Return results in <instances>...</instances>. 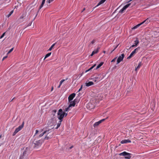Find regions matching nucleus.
<instances>
[{
    "label": "nucleus",
    "instance_id": "nucleus-1",
    "mask_svg": "<svg viewBox=\"0 0 159 159\" xmlns=\"http://www.w3.org/2000/svg\"><path fill=\"white\" fill-rule=\"evenodd\" d=\"M43 142V139L37 140L34 139L33 141V143L34 144V148H39L41 146Z\"/></svg>",
    "mask_w": 159,
    "mask_h": 159
},
{
    "label": "nucleus",
    "instance_id": "nucleus-2",
    "mask_svg": "<svg viewBox=\"0 0 159 159\" xmlns=\"http://www.w3.org/2000/svg\"><path fill=\"white\" fill-rule=\"evenodd\" d=\"M24 124V122H23L22 124L17 128L12 134L13 136H15L16 133L20 131L23 127Z\"/></svg>",
    "mask_w": 159,
    "mask_h": 159
},
{
    "label": "nucleus",
    "instance_id": "nucleus-3",
    "mask_svg": "<svg viewBox=\"0 0 159 159\" xmlns=\"http://www.w3.org/2000/svg\"><path fill=\"white\" fill-rule=\"evenodd\" d=\"M57 115L58 116V118L60 120H62V119L64 117V114H63V112L61 109H60L58 110L57 113Z\"/></svg>",
    "mask_w": 159,
    "mask_h": 159
},
{
    "label": "nucleus",
    "instance_id": "nucleus-4",
    "mask_svg": "<svg viewBox=\"0 0 159 159\" xmlns=\"http://www.w3.org/2000/svg\"><path fill=\"white\" fill-rule=\"evenodd\" d=\"M120 156H123L125 157V158L126 159H130L131 157L130 154L127 153L126 152H124L119 154Z\"/></svg>",
    "mask_w": 159,
    "mask_h": 159
},
{
    "label": "nucleus",
    "instance_id": "nucleus-5",
    "mask_svg": "<svg viewBox=\"0 0 159 159\" xmlns=\"http://www.w3.org/2000/svg\"><path fill=\"white\" fill-rule=\"evenodd\" d=\"M140 49V47H139L135 49L130 54L129 56L127 57V59L131 58Z\"/></svg>",
    "mask_w": 159,
    "mask_h": 159
},
{
    "label": "nucleus",
    "instance_id": "nucleus-6",
    "mask_svg": "<svg viewBox=\"0 0 159 159\" xmlns=\"http://www.w3.org/2000/svg\"><path fill=\"white\" fill-rule=\"evenodd\" d=\"M149 23L148 20H144L143 22H142L138 24L137 25H136V26H134L132 28V30H134L135 29H136L139 27L141 25H143L144 24H147Z\"/></svg>",
    "mask_w": 159,
    "mask_h": 159
},
{
    "label": "nucleus",
    "instance_id": "nucleus-7",
    "mask_svg": "<svg viewBox=\"0 0 159 159\" xmlns=\"http://www.w3.org/2000/svg\"><path fill=\"white\" fill-rule=\"evenodd\" d=\"M48 134L44 138V139L48 140L52 138L53 137V133L51 132H47Z\"/></svg>",
    "mask_w": 159,
    "mask_h": 159
},
{
    "label": "nucleus",
    "instance_id": "nucleus-8",
    "mask_svg": "<svg viewBox=\"0 0 159 159\" xmlns=\"http://www.w3.org/2000/svg\"><path fill=\"white\" fill-rule=\"evenodd\" d=\"M124 56L125 55L123 53L121 55V56H120L119 57L117 61V64H119V63L121 61H122L124 57Z\"/></svg>",
    "mask_w": 159,
    "mask_h": 159
},
{
    "label": "nucleus",
    "instance_id": "nucleus-9",
    "mask_svg": "<svg viewBox=\"0 0 159 159\" xmlns=\"http://www.w3.org/2000/svg\"><path fill=\"white\" fill-rule=\"evenodd\" d=\"M130 5V3L127 4L125 5L119 11V12L121 13H123L124 10H126Z\"/></svg>",
    "mask_w": 159,
    "mask_h": 159
},
{
    "label": "nucleus",
    "instance_id": "nucleus-10",
    "mask_svg": "<svg viewBox=\"0 0 159 159\" xmlns=\"http://www.w3.org/2000/svg\"><path fill=\"white\" fill-rule=\"evenodd\" d=\"M75 96V93H72L70 95L68 98V101L69 102H70V101H71Z\"/></svg>",
    "mask_w": 159,
    "mask_h": 159
},
{
    "label": "nucleus",
    "instance_id": "nucleus-11",
    "mask_svg": "<svg viewBox=\"0 0 159 159\" xmlns=\"http://www.w3.org/2000/svg\"><path fill=\"white\" fill-rule=\"evenodd\" d=\"M105 120V119H102L97 122L95 123L93 125V126L95 127L98 126L99 124L101 123L103 121Z\"/></svg>",
    "mask_w": 159,
    "mask_h": 159
},
{
    "label": "nucleus",
    "instance_id": "nucleus-12",
    "mask_svg": "<svg viewBox=\"0 0 159 159\" xmlns=\"http://www.w3.org/2000/svg\"><path fill=\"white\" fill-rule=\"evenodd\" d=\"M100 49V48L99 47H97L96 49L94 50L92 52L91 54L90 55V56H92L94 54L97 53L98 52Z\"/></svg>",
    "mask_w": 159,
    "mask_h": 159
},
{
    "label": "nucleus",
    "instance_id": "nucleus-13",
    "mask_svg": "<svg viewBox=\"0 0 159 159\" xmlns=\"http://www.w3.org/2000/svg\"><path fill=\"white\" fill-rule=\"evenodd\" d=\"M56 117L55 116H53V115L52 116L51 119L49 120V121L50 122V123H53L54 121H56Z\"/></svg>",
    "mask_w": 159,
    "mask_h": 159
},
{
    "label": "nucleus",
    "instance_id": "nucleus-14",
    "mask_svg": "<svg viewBox=\"0 0 159 159\" xmlns=\"http://www.w3.org/2000/svg\"><path fill=\"white\" fill-rule=\"evenodd\" d=\"M131 142V141L129 139H124L122 140L120 143L122 144L126 143H130Z\"/></svg>",
    "mask_w": 159,
    "mask_h": 159
},
{
    "label": "nucleus",
    "instance_id": "nucleus-15",
    "mask_svg": "<svg viewBox=\"0 0 159 159\" xmlns=\"http://www.w3.org/2000/svg\"><path fill=\"white\" fill-rule=\"evenodd\" d=\"M76 100L75 99L73 101H70V102H69L70 104L69 105L71 107L72 106L74 107L75 105V102H76Z\"/></svg>",
    "mask_w": 159,
    "mask_h": 159
},
{
    "label": "nucleus",
    "instance_id": "nucleus-16",
    "mask_svg": "<svg viewBox=\"0 0 159 159\" xmlns=\"http://www.w3.org/2000/svg\"><path fill=\"white\" fill-rule=\"evenodd\" d=\"M86 86L87 87H89V86L93 85L94 84L93 83L92 81H90L88 82V83L86 82L85 83Z\"/></svg>",
    "mask_w": 159,
    "mask_h": 159
},
{
    "label": "nucleus",
    "instance_id": "nucleus-17",
    "mask_svg": "<svg viewBox=\"0 0 159 159\" xmlns=\"http://www.w3.org/2000/svg\"><path fill=\"white\" fill-rule=\"evenodd\" d=\"M142 65V62H140L139 63L138 66H137V67H135V70L137 71V70H138L140 68V66Z\"/></svg>",
    "mask_w": 159,
    "mask_h": 159
},
{
    "label": "nucleus",
    "instance_id": "nucleus-18",
    "mask_svg": "<svg viewBox=\"0 0 159 159\" xmlns=\"http://www.w3.org/2000/svg\"><path fill=\"white\" fill-rule=\"evenodd\" d=\"M49 130H46L44 132L42 133L39 136V137L40 138L42 137L47 132H49Z\"/></svg>",
    "mask_w": 159,
    "mask_h": 159
},
{
    "label": "nucleus",
    "instance_id": "nucleus-19",
    "mask_svg": "<svg viewBox=\"0 0 159 159\" xmlns=\"http://www.w3.org/2000/svg\"><path fill=\"white\" fill-rule=\"evenodd\" d=\"M106 0H101L98 3V4L97 6H98L104 3Z\"/></svg>",
    "mask_w": 159,
    "mask_h": 159
},
{
    "label": "nucleus",
    "instance_id": "nucleus-20",
    "mask_svg": "<svg viewBox=\"0 0 159 159\" xmlns=\"http://www.w3.org/2000/svg\"><path fill=\"white\" fill-rule=\"evenodd\" d=\"M103 64V62H101L99 64H98L97 66L96 67V69L97 70L100 68Z\"/></svg>",
    "mask_w": 159,
    "mask_h": 159
},
{
    "label": "nucleus",
    "instance_id": "nucleus-21",
    "mask_svg": "<svg viewBox=\"0 0 159 159\" xmlns=\"http://www.w3.org/2000/svg\"><path fill=\"white\" fill-rule=\"evenodd\" d=\"M90 105H91V103H88L86 105V107L87 109H88L89 110H91L92 109V108L90 107Z\"/></svg>",
    "mask_w": 159,
    "mask_h": 159
},
{
    "label": "nucleus",
    "instance_id": "nucleus-22",
    "mask_svg": "<svg viewBox=\"0 0 159 159\" xmlns=\"http://www.w3.org/2000/svg\"><path fill=\"white\" fill-rule=\"evenodd\" d=\"M71 107L69 105L68 107L66 108H65V111H68L71 110Z\"/></svg>",
    "mask_w": 159,
    "mask_h": 159
},
{
    "label": "nucleus",
    "instance_id": "nucleus-23",
    "mask_svg": "<svg viewBox=\"0 0 159 159\" xmlns=\"http://www.w3.org/2000/svg\"><path fill=\"white\" fill-rule=\"evenodd\" d=\"M45 0H43L42 2V3L40 7V9H41V8H42V7L43 6L45 2Z\"/></svg>",
    "mask_w": 159,
    "mask_h": 159
},
{
    "label": "nucleus",
    "instance_id": "nucleus-24",
    "mask_svg": "<svg viewBox=\"0 0 159 159\" xmlns=\"http://www.w3.org/2000/svg\"><path fill=\"white\" fill-rule=\"evenodd\" d=\"M56 43H53L51 46V47L49 48V49H48V51H51L52 49V48H53V47L55 45V44Z\"/></svg>",
    "mask_w": 159,
    "mask_h": 159
},
{
    "label": "nucleus",
    "instance_id": "nucleus-25",
    "mask_svg": "<svg viewBox=\"0 0 159 159\" xmlns=\"http://www.w3.org/2000/svg\"><path fill=\"white\" fill-rule=\"evenodd\" d=\"M51 52H49V53H48L47 54H46V55H45V56L44 57V60L47 58L48 57H49V56H50L51 55Z\"/></svg>",
    "mask_w": 159,
    "mask_h": 159
},
{
    "label": "nucleus",
    "instance_id": "nucleus-26",
    "mask_svg": "<svg viewBox=\"0 0 159 159\" xmlns=\"http://www.w3.org/2000/svg\"><path fill=\"white\" fill-rule=\"evenodd\" d=\"M134 42H135L134 44H135V45L136 46H137V45L139 43V40L138 38H136V40L134 41Z\"/></svg>",
    "mask_w": 159,
    "mask_h": 159
},
{
    "label": "nucleus",
    "instance_id": "nucleus-27",
    "mask_svg": "<svg viewBox=\"0 0 159 159\" xmlns=\"http://www.w3.org/2000/svg\"><path fill=\"white\" fill-rule=\"evenodd\" d=\"M62 121L61 120H60L59 122L57 124V126L56 128V129H57L60 126L61 122Z\"/></svg>",
    "mask_w": 159,
    "mask_h": 159
},
{
    "label": "nucleus",
    "instance_id": "nucleus-28",
    "mask_svg": "<svg viewBox=\"0 0 159 159\" xmlns=\"http://www.w3.org/2000/svg\"><path fill=\"white\" fill-rule=\"evenodd\" d=\"M13 10H12L11 11H10V12L9 13L7 16H6L8 18L13 13Z\"/></svg>",
    "mask_w": 159,
    "mask_h": 159
},
{
    "label": "nucleus",
    "instance_id": "nucleus-29",
    "mask_svg": "<svg viewBox=\"0 0 159 159\" xmlns=\"http://www.w3.org/2000/svg\"><path fill=\"white\" fill-rule=\"evenodd\" d=\"M96 64L94 65L93 66H92L89 69L87 70L86 71V72L88 71H89L90 70L93 69L96 66Z\"/></svg>",
    "mask_w": 159,
    "mask_h": 159
},
{
    "label": "nucleus",
    "instance_id": "nucleus-30",
    "mask_svg": "<svg viewBox=\"0 0 159 159\" xmlns=\"http://www.w3.org/2000/svg\"><path fill=\"white\" fill-rule=\"evenodd\" d=\"M98 77H95L91 79L94 82H96L97 81V79L98 78Z\"/></svg>",
    "mask_w": 159,
    "mask_h": 159
},
{
    "label": "nucleus",
    "instance_id": "nucleus-31",
    "mask_svg": "<svg viewBox=\"0 0 159 159\" xmlns=\"http://www.w3.org/2000/svg\"><path fill=\"white\" fill-rule=\"evenodd\" d=\"M54 0H47L46 2L48 3H50Z\"/></svg>",
    "mask_w": 159,
    "mask_h": 159
},
{
    "label": "nucleus",
    "instance_id": "nucleus-32",
    "mask_svg": "<svg viewBox=\"0 0 159 159\" xmlns=\"http://www.w3.org/2000/svg\"><path fill=\"white\" fill-rule=\"evenodd\" d=\"M68 79V78H66V80H61L60 82V85H61L62 84V83L65 80H66L67 79Z\"/></svg>",
    "mask_w": 159,
    "mask_h": 159
},
{
    "label": "nucleus",
    "instance_id": "nucleus-33",
    "mask_svg": "<svg viewBox=\"0 0 159 159\" xmlns=\"http://www.w3.org/2000/svg\"><path fill=\"white\" fill-rule=\"evenodd\" d=\"M96 42V41L95 39H93L92 40V41L90 43L89 45V46L91 44H94Z\"/></svg>",
    "mask_w": 159,
    "mask_h": 159
},
{
    "label": "nucleus",
    "instance_id": "nucleus-34",
    "mask_svg": "<svg viewBox=\"0 0 159 159\" xmlns=\"http://www.w3.org/2000/svg\"><path fill=\"white\" fill-rule=\"evenodd\" d=\"M32 22V21L31 20H30V21H29V23L28 24V25H27V26H29L31 25Z\"/></svg>",
    "mask_w": 159,
    "mask_h": 159
},
{
    "label": "nucleus",
    "instance_id": "nucleus-35",
    "mask_svg": "<svg viewBox=\"0 0 159 159\" xmlns=\"http://www.w3.org/2000/svg\"><path fill=\"white\" fill-rule=\"evenodd\" d=\"M57 112V111L56 110H53L52 111V112L53 113H54V114H53V116H55V114L56 112Z\"/></svg>",
    "mask_w": 159,
    "mask_h": 159
},
{
    "label": "nucleus",
    "instance_id": "nucleus-36",
    "mask_svg": "<svg viewBox=\"0 0 159 159\" xmlns=\"http://www.w3.org/2000/svg\"><path fill=\"white\" fill-rule=\"evenodd\" d=\"M13 50V48H11V49L10 50L8 51V54L10 53H11Z\"/></svg>",
    "mask_w": 159,
    "mask_h": 159
},
{
    "label": "nucleus",
    "instance_id": "nucleus-37",
    "mask_svg": "<svg viewBox=\"0 0 159 159\" xmlns=\"http://www.w3.org/2000/svg\"><path fill=\"white\" fill-rule=\"evenodd\" d=\"M39 132V131L38 130H36L35 131V133L34 135V136H36V135Z\"/></svg>",
    "mask_w": 159,
    "mask_h": 159
},
{
    "label": "nucleus",
    "instance_id": "nucleus-38",
    "mask_svg": "<svg viewBox=\"0 0 159 159\" xmlns=\"http://www.w3.org/2000/svg\"><path fill=\"white\" fill-rule=\"evenodd\" d=\"M5 33H3L2 35L0 37V39H2V38L5 35Z\"/></svg>",
    "mask_w": 159,
    "mask_h": 159
},
{
    "label": "nucleus",
    "instance_id": "nucleus-39",
    "mask_svg": "<svg viewBox=\"0 0 159 159\" xmlns=\"http://www.w3.org/2000/svg\"><path fill=\"white\" fill-rule=\"evenodd\" d=\"M63 114H64V116H66L67 115V113L64 112H63Z\"/></svg>",
    "mask_w": 159,
    "mask_h": 159
},
{
    "label": "nucleus",
    "instance_id": "nucleus-40",
    "mask_svg": "<svg viewBox=\"0 0 159 159\" xmlns=\"http://www.w3.org/2000/svg\"><path fill=\"white\" fill-rule=\"evenodd\" d=\"M117 57H115L111 61V62H113L115 61V60L116 58Z\"/></svg>",
    "mask_w": 159,
    "mask_h": 159
},
{
    "label": "nucleus",
    "instance_id": "nucleus-41",
    "mask_svg": "<svg viewBox=\"0 0 159 159\" xmlns=\"http://www.w3.org/2000/svg\"><path fill=\"white\" fill-rule=\"evenodd\" d=\"M135 46H136L135 45L133 44L131 47H130V48H131L134 47Z\"/></svg>",
    "mask_w": 159,
    "mask_h": 159
},
{
    "label": "nucleus",
    "instance_id": "nucleus-42",
    "mask_svg": "<svg viewBox=\"0 0 159 159\" xmlns=\"http://www.w3.org/2000/svg\"><path fill=\"white\" fill-rule=\"evenodd\" d=\"M7 57V56L4 57L2 59V61H3L4 59H6Z\"/></svg>",
    "mask_w": 159,
    "mask_h": 159
},
{
    "label": "nucleus",
    "instance_id": "nucleus-43",
    "mask_svg": "<svg viewBox=\"0 0 159 159\" xmlns=\"http://www.w3.org/2000/svg\"><path fill=\"white\" fill-rule=\"evenodd\" d=\"M82 86H81V87L79 89V91H78L79 92H80V90H81L82 89Z\"/></svg>",
    "mask_w": 159,
    "mask_h": 159
},
{
    "label": "nucleus",
    "instance_id": "nucleus-44",
    "mask_svg": "<svg viewBox=\"0 0 159 159\" xmlns=\"http://www.w3.org/2000/svg\"><path fill=\"white\" fill-rule=\"evenodd\" d=\"M15 97H14L11 100V101H10V102H11L14 99H15Z\"/></svg>",
    "mask_w": 159,
    "mask_h": 159
},
{
    "label": "nucleus",
    "instance_id": "nucleus-45",
    "mask_svg": "<svg viewBox=\"0 0 159 159\" xmlns=\"http://www.w3.org/2000/svg\"><path fill=\"white\" fill-rule=\"evenodd\" d=\"M85 8H84L83 10L81 11V12H83L85 10Z\"/></svg>",
    "mask_w": 159,
    "mask_h": 159
},
{
    "label": "nucleus",
    "instance_id": "nucleus-46",
    "mask_svg": "<svg viewBox=\"0 0 159 159\" xmlns=\"http://www.w3.org/2000/svg\"><path fill=\"white\" fill-rule=\"evenodd\" d=\"M61 85H60V84H59V85L58 87V88H60V87Z\"/></svg>",
    "mask_w": 159,
    "mask_h": 159
},
{
    "label": "nucleus",
    "instance_id": "nucleus-47",
    "mask_svg": "<svg viewBox=\"0 0 159 159\" xmlns=\"http://www.w3.org/2000/svg\"><path fill=\"white\" fill-rule=\"evenodd\" d=\"M53 87H52V89H51V91H52L53 90Z\"/></svg>",
    "mask_w": 159,
    "mask_h": 159
},
{
    "label": "nucleus",
    "instance_id": "nucleus-48",
    "mask_svg": "<svg viewBox=\"0 0 159 159\" xmlns=\"http://www.w3.org/2000/svg\"><path fill=\"white\" fill-rule=\"evenodd\" d=\"M73 148V146H71L70 148V149H71Z\"/></svg>",
    "mask_w": 159,
    "mask_h": 159
},
{
    "label": "nucleus",
    "instance_id": "nucleus-49",
    "mask_svg": "<svg viewBox=\"0 0 159 159\" xmlns=\"http://www.w3.org/2000/svg\"><path fill=\"white\" fill-rule=\"evenodd\" d=\"M23 153H24V154H26V151H25V152H24Z\"/></svg>",
    "mask_w": 159,
    "mask_h": 159
},
{
    "label": "nucleus",
    "instance_id": "nucleus-50",
    "mask_svg": "<svg viewBox=\"0 0 159 159\" xmlns=\"http://www.w3.org/2000/svg\"><path fill=\"white\" fill-rule=\"evenodd\" d=\"M117 46L115 48L113 49V51H114L116 48L117 47Z\"/></svg>",
    "mask_w": 159,
    "mask_h": 159
},
{
    "label": "nucleus",
    "instance_id": "nucleus-51",
    "mask_svg": "<svg viewBox=\"0 0 159 159\" xmlns=\"http://www.w3.org/2000/svg\"><path fill=\"white\" fill-rule=\"evenodd\" d=\"M103 52L104 53H106V51H103Z\"/></svg>",
    "mask_w": 159,
    "mask_h": 159
},
{
    "label": "nucleus",
    "instance_id": "nucleus-52",
    "mask_svg": "<svg viewBox=\"0 0 159 159\" xmlns=\"http://www.w3.org/2000/svg\"><path fill=\"white\" fill-rule=\"evenodd\" d=\"M54 114V113H53L52 112V116H53V114Z\"/></svg>",
    "mask_w": 159,
    "mask_h": 159
},
{
    "label": "nucleus",
    "instance_id": "nucleus-53",
    "mask_svg": "<svg viewBox=\"0 0 159 159\" xmlns=\"http://www.w3.org/2000/svg\"><path fill=\"white\" fill-rule=\"evenodd\" d=\"M1 137H2V135L1 134L0 135V139L1 138Z\"/></svg>",
    "mask_w": 159,
    "mask_h": 159
},
{
    "label": "nucleus",
    "instance_id": "nucleus-54",
    "mask_svg": "<svg viewBox=\"0 0 159 159\" xmlns=\"http://www.w3.org/2000/svg\"><path fill=\"white\" fill-rule=\"evenodd\" d=\"M132 0H130L129 2H130V1H132Z\"/></svg>",
    "mask_w": 159,
    "mask_h": 159
},
{
    "label": "nucleus",
    "instance_id": "nucleus-55",
    "mask_svg": "<svg viewBox=\"0 0 159 159\" xmlns=\"http://www.w3.org/2000/svg\"><path fill=\"white\" fill-rule=\"evenodd\" d=\"M148 19H146V20H148Z\"/></svg>",
    "mask_w": 159,
    "mask_h": 159
}]
</instances>
